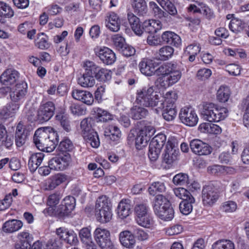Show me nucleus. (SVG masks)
Wrapping results in <instances>:
<instances>
[{
    "label": "nucleus",
    "instance_id": "f257e3e1",
    "mask_svg": "<svg viewBox=\"0 0 249 249\" xmlns=\"http://www.w3.org/2000/svg\"><path fill=\"white\" fill-rule=\"evenodd\" d=\"M140 71L146 76H152L154 74L162 75L159 78L161 87H169L176 83L181 77V72L176 63H165L155 69V65L153 60L143 58L139 63Z\"/></svg>",
    "mask_w": 249,
    "mask_h": 249
},
{
    "label": "nucleus",
    "instance_id": "f03ea898",
    "mask_svg": "<svg viewBox=\"0 0 249 249\" xmlns=\"http://www.w3.org/2000/svg\"><path fill=\"white\" fill-rule=\"evenodd\" d=\"M203 107L202 117L210 122H218L228 116V110L226 107H218L213 103H206Z\"/></svg>",
    "mask_w": 249,
    "mask_h": 249
},
{
    "label": "nucleus",
    "instance_id": "7ed1b4c3",
    "mask_svg": "<svg viewBox=\"0 0 249 249\" xmlns=\"http://www.w3.org/2000/svg\"><path fill=\"white\" fill-rule=\"evenodd\" d=\"M136 102L141 106L153 107L159 105V96L153 87H145L138 91Z\"/></svg>",
    "mask_w": 249,
    "mask_h": 249
},
{
    "label": "nucleus",
    "instance_id": "20e7f679",
    "mask_svg": "<svg viewBox=\"0 0 249 249\" xmlns=\"http://www.w3.org/2000/svg\"><path fill=\"white\" fill-rule=\"evenodd\" d=\"M94 240L101 249H118L111 241L110 231L101 227L97 228L93 232Z\"/></svg>",
    "mask_w": 249,
    "mask_h": 249
},
{
    "label": "nucleus",
    "instance_id": "39448f33",
    "mask_svg": "<svg viewBox=\"0 0 249 249\" xmlns=\"http://www.w3.org/2000/svg\"><path fill=\"white\" fill-rule=\"evenodd\" d=\"M166 142V136L163 133L156 135L151 141L149 146L148 157L151 161H155Z\"/></svg>",
    "mask_w": 249,
    "mask_h": 249
},
{
    "label": "nucleus",
    "instance_id": "423d86ee",
    "mask_svg": "<svg viewBox=\"0 0 249 249\" xmlns=\"http://www.w3.org/2000/svg\"><path fill=\"white\" fill-rule=\"evenodd\" d=\"M75 203H52L43 212L46 215L65 216L69 215L75 208Z\"/></svg>",
    "mask_w": 249,
    "mask_h": 249
},
{
    "label": "nucleus",
    "instance_id": "0eeeda50",
    "mask_svg": "<svg viewBox=\"0 0 249 249\" xmlns=\"http://www.w3.org/2000/svg\"><path fill=\"white\" fill-rule=\"evenodd\" d=\"M95 215L97 221L101 223H107L112 218L111 206L109 203H95Z\"/></svg>",
    "mask_w": 249,
    "mask_h": 249
},
{
    "label": "nucleus",
    "instance_id": "6e6552de",
    "mask_svg": "<svg viewBox=\"0 0 249 249\" xmlns=\"http://www.w3.org/2000/svg\"><path fill=\"white\" fill-rule=\"evenodd\" d=\"M155 215L160 219L168 221L174 216V210L171 203H154L153 206Z\"/></svg>",
    "mask_w": 249,
    "mask_h": 249
},
{
    "label": "nucleus",
    "instance_id": "1a4fd4ad",
    "mask_svg": "<svg viewBox=\"0 0 249 249\" xmlns=\"http://www.w3.org/2000/svg\"><path fill=\"white\" fill-rule=\"evenodd\" d=\"M55 106L52 101L42 102L37 109L39 123L42 124L50 120L54 115Z\"/></svg>",
    "mask_w": 249,
    "mask_h": 249
},
{
    "label": "nucleus",
    "instance_id": "9d476101",
    "mask_svg": "<svg viewBox=\"0 0 249 249\" xmlns=\"http://www.w3.org/2000/svg\"><path fill=\"white\" fill-rule=\"evenodd\" d=\"M179 118L183 124L189 126H195L198 120L196 111L191 107L182 108L179 113Z\"/></svg>",
    "mask_w": 249,
    "mask_h": 249
},
{
    "label": "nucleus",
    "instance_id": "9b49d317",
    "mask_svg": "<svg viewBox=\"0 0 249 249\" xmlns=\"http://www.w3.org/2000/svg\"><path fill=\"white\" fill-rule=\"evenodd\" d=\"M84 68L85 72L78 78V83L84 88L92 87L95 84V79L90 61H87L85 63Z\"/></svg>",
    "mask_w": 249,
    "mask_h": 249
},
{
    "label": "nucleus",
    "instance_id": "f8f14e48",
    "mask_svg": "<svg viewBox=\"0 0 249 249\" xmlns=\"http://www.w3.org/2000/svg\"><path fill=\"white\" fill-rule=\"evenodd\" d=\"M28 86L24 81L17 83L10 92L11 100L20 103L25 99L27 93Z\"/></svg>",
    "mask_w": 249,
    "mask_h": 249
},
{
    "label": "nucleus",
    "instance_id": "ddd939ff",
    "mask_svg": "<svg viewBox=\"0 0 249 249\" xmlns=\"http://www.w3.org/2000/svg\"><path fill=\"white\" fill-rule=\"evenodd\" d=\"M178 152V149L176 146L175 141L168 139L166 145L165 153L163 154V161L168 164L172 163L177 159Z\"/></svg>",
    "mask_w": 249,
    "mask_h": 249
},
{
    "label": "nucleus",
    "instance_id": "4468645a",
    "mask_svg": "<svg viewBox=\"0 0 249 249\" xmlns=\"http://www.w3.org/2000/svg\"><path fill=\"white\" fill-rule=\"evenodd\" d=\"M53 130L51 127H41L35 132L33 142L36 147L40 151L43 149V145L46 139L49 138V131Z\"/></svg>",
    "mask_w": 249,
    "mask_h": 249
},
{
    "label": "nucleus",
    "instance_id": "2eb2a0df",
    "mask_svg": "<svg viewBox=\"0 0 249 249\" xmlns=\"http://www.w3.org/2000/svg\"><path fill=\"white\" fill-rule=\"evenodd\" d=\"M190 147L193 153L198 155H208L212 151V148L209 144L198 139L192 140Z\"/></svg>",
    "mask_w": 249,
    "mask_h": 249
},
{
    "label": "nucleus",
    "instance_id": "dca6fc26",
    "mask_svg": "<svg viewBox=\"0 0 249 249\" xmlns=\"http://www.w3.org/2000/svg\"><path fill=\"white\" fill-rule=\"evenodd\" d=\"M30 131L26 128L22 122H19L17 125L15 132V143L18 147H21L26 142Z\"/></svg>",
    "mask_w": 249,
    "mask_h": 249
},
{
    "label": "nucleus",
    "instance_id": "f3484780",
    "mask_svg": "<svg viewBox=\"0 0 249 249\" xmlns=\"http://www.w3.org/2000/svg\"><path fill=\"white\" fill-rule=\"evenodd\" d=\"M90 64L95 79L102 82H106L111 79L112 72L110 70L100 68L92 61H90Z\"/></svg>",
    "mask_w": 249,
    "mask_h": 249
},
{
    "label": "nucleus",
    "instance_id": "a211bd4d",
    "mask_svg": "<svg viewBox=\"0 0 249 249\" xmlns=\"http://www.w3.org/2000/svg\"><path fill=\"white\" fill-rule=\"evenodd\" d=\"M96 55L101 61L105 65H110L116 60V56L114 52L108 47L101 48L96 53Z\"/></svg>",
    "mask_w": 249,
    "mask_h": 249
},
{
    "label": "nucleus",
    "instance_id": "6ab92c4d",
    "mask_svg": "<svg viewBox=\"0 0 249 249\" xmlns=\"http://www.w3.org/2000/svg\"><path fill=\"white\" fill-rule=\"evenodd\" d=\"M177 94L174 91H169L165 94L164 101H160V108L162 111H169L171 109H176L175 102L177 99Z\"/></svg>",
    "mask_w": 249,
    "mask_h": 249
},
{
    "label": "nucleus",
    "instance_id": "aec40b11",
    "mask_svg": "<svg viewBox=\"0 0 249 249\" xmlns=\"http://www.w3.org/2000/svg\"><path fill=\"white\" fill-rule=\"evenodd\" d=\"M19 77V73L17 71L8 69L0 75V81L2 84L10 86L16 83Z\"/></svg>",
    "mask_w": 249,
    "mask_h": 249
},
{
    "label": "nucleus",
    "instance_id": "412c9836",
    "mask_svg": "<svg viewBox=\"0 0 249 249\" xmlns=\"http://www.w3.org/2000/svg\"><path fill=\"white\" fill-rule=\"evenodd\" d=\"M58 142L59 136L58 134L53 128V130L49 131V138L46 139L43 147V149L41 151L47 153L53 151L58 144Z\"/></svg>",
    "mask_w": 249,
    "mask_h": 249
},
{
    "label": "nucleus",
    "instance_id": "4be33fe9",
    "mask_svg": "<svg viewBox=\"0 0 249 249\" xmlns=\"http://www.w3.org/2000/svg\"><path fill=\"white\" fill-rule=\"evenodd\" d=\"M71 95L74 99L89 106L91 105L94 102L92 94L88 91L74 89L72 91Z\"/></svg>",
    "mask_w": 249,
    "mask_h": 249
},
{
    "label": "nucleus",
    "instance_id": "5701e85b",
    "mask_svg": "<svg viewBox=\"0 0 249 249\" xmlns=\"http://www.w3.org/2000/svg\"><path fill=\"white\" fill-rule=\"evenodd\" d=\"M105 24L110 31L114 32H118L120 28V19L116 13L110 12L106 17Z\"/></svg>",
    "mask_w": 249,
    "mask_h": 249
},
{
    "label": "nucleus",
    "instance_id": "b1692460",
    "mask_svg": "<svg viewBox=\"0 0 249 249\" xmlns=\"http://www.w3.org/2000/svg\"><path fill=\"white\" fill-rule=\"evenodd\" d=\"M219 197V193L216 189L213 188L212 186L208 185L203 187L202 191L203 201L214 202L216 201Z\"/></svg>",
    "mask_w": 249,
    "mask_h": 249
},
{
    "label": "nucleus",
    "instance_id": "393cba45",
    "mask_svg": "<svg viewBox=\"0 0 249 249\" xmlns=\"http://www.w3.org/2000/svg\"><path fill=\"white\" fill-rule=\"evenodd\" d=\"M20 104L17 102H11L5 106L0 112L1 116L4 119L15 116L19 108Z\"/></svg>",
    "mask_w": 249,
    "mask_h": 249
},
{
    "label": "nucleus",
    "instance_id": "a878e982",
    "mask_svg": "<svg viewBox=\"0 0 249 249\" xmlns=\"http://www.w3.org/2000/svg\"><path fill=\"white\" fill-rule=\"evenodd\" d=\"M161 40L164 43L176 47H178L181 44L180 36L171 31L163 32L161 35Z\"/></svg>",
    "mask_w": 249,
    "mask_h": 249
},
{
    "label": "nucleus",
    "instance_id": "bb28decb",
    "mask_svg": "<svg viewBox=\"0 0 249 249\" xmlns=\"http://www.w3.org/2000/svg\"><path fill=\"white\" fill-rule=\"evenodd\" d=\"M104 135L107 140L116 143L119 142L121 138V132L117 126L109 125L105 128Z\"/></svg>",
    "mask_w": 249,
    "mask_h": 249
},
{
    "label": "nucleus",
    "instance_id": "cd10ccee",
    "mask_svg": "<svg viewBox=\"0 0 249 249\" xmlns=\"http://www.w3.org/2000/svg\"><path fill=\"white\" fill-rule=\"evenodd\" d=\"M44 154L43 153H36L31 155L28 162V167L30 171L34 173L39 167L42 162Z\"/></svg>",
    "mask_w": 249,
    "mask_h": 249
},
{
    "label": "nucleus",
    "instance_id": "c85d7f7f",
    "mask_svg": "<svg viewBox=\"0 0 249 249\" xmlns=\"http://www.w3.org/2000/svg\"><path fill=\"white\" fill-rule=\"evenodd\" d=\"M119 240L123 246L128 248H132L135 244V239L134 235L128 231H124L120 232Z\"/></svg>",
    "mask_w": 249,
    "mask_h": 249
},
{
    "label": "nucleus",
    "instance_id": "c756f323",
    "mask_svg": "<svg viewBox=\"0 0 249 249\" xmlns=\"http://www.w3.org/2000/svg\"><path fill=\"white\" fill-rule=\"evenodd\" d=\"M23 226L20 220L12 219L6 221L2 226V231L6 233H13L20 230Z\"/></svg>",
    "mask_w": 249,
    "mask_h": 249
},
{
    "label": "nucleus",
    "instance_id": "7c9ffc66",
    "mask_svg": "<svg viewBox=\"0 0 249 249\" xmlns=\"http://www.w3.org/2000/svg\"><path fill=\"white\" fill-rule=\"evenodd\" d=\"M66 176L62 174H57L51 176L48 179L46 189L52 190L55 189L66 180Z\"/></svg>",
    "mask_w": 249,
    "mask_h": 249
},
{
    "label": "nucleus",
    "instance_id": "2f4dec72",
    "mask_svg": "<svg viewBox=\"0 0 249 249\" xmlns=\"http://www.w3.org/2000/svg\"><path fill=\"white\" fill-rule=\"evenodd\" d=\"M127 18L129 24L135 34L139 36L142 35V30L141 28L142 25L140 19L132 13L127 14Z\"/></svg>",
    "mask_w": 249,
    "mask_h": 249
},
{
    "label": "nucleus",
    "instance_id": "473e14b6",
    "mask_svg": "<svg viewBox=\"0 0 249 249\" xmlns=\"http://www.w3.org/2000/svg\"><path fill=\"white\" fill-rule=\"evenodd\" d=\"M13 144V137L8 136L5 127L0 124V146L2 145L9 148Z\"/></svg>",
    "mask_w": 249,
    "mask_h": 249
},
{
    "label": "nucleus",
    "instance_id": "72a5a7b5",
    "mask_svg": "<svg viewBox=\"0 0 249 249\" xmlns=\"http://www.w3.org/2000/svg\"><path fill=\"white\" fill-rule=\"evenodd\" d=\"M135 220L139 226L145 228L152 227L155 223L153 217L149 213L139 217H135Z\"/></svg>",
    "mask_w": 249,
    "mask_h": 249
},
{
    "label": "nucleus",
    "instance_id": "f704fd0d",
    "mask_svg": "<svg viewBox=\"0 0 249 249\" xmlns=\"http://www.w3.org/2000/svg\"><path fill=\"white\" fill-rule=\"evenodd\" d=\"M175 195L182 199L181 202H195V198L187 190L184 188H178L174 189Z\"/></svg>",
    "mask_w": 249,
    "mask_h": 249
},
{
    "label": "nucleus",
    "instance_id": "c9c22d12",
    "mask_svg": "<svg viewBox=\"0 0 249 249\" xmlns=\"http://www.w3.org/2000/svg\"><path fill=\"white\" fill-rule=\"evenodd\" d=\"M55 118L59 122L61 127L65 131L70 132L71 131V127L69 117L64 112L61 111L57 113L55 116Z\"/></svg>",
    "mask_w": 249,
    "mask_h": 249
},
{
    "label": "nucleus",
    "instance_id": "e433bc0d",
    "mask_svg": "<svg viewBox=\"0 0 249 249\" xmlns=\"http://www.w3.org/2000/svg\"><path fill=\"white\" fill-rule=\"evenodd\" d=\"M132 206L131 203H118L116 212L121 219H124L132 213Z\"/></svg>",
    "mask_w": 249,
    "mask_h": 249
},
{
    "label": "nucleus",
    "instance_id": "4c0bfd02",
    "mask_svg": "<svg viewBox=\"0 0 249 249\" xmlns=\"http://www.w3.org/2000/svg\"><path fill=\"white\" fill-rule=\"evenodd\" d=\"M132 6L134 12L139 16H143L147 12V7L145 0H133Z\"/></svg>",
    "mask_w": 249,
    "mask_h": 249
},
{
    "label": "nucleus",
    "instance_id": "58836bf2",
    "mask_svg": "<svg viewBox=\"0 0 249 249\" xmlns=\"http://www.w3.org/2000/svg\"><path fill=\"white\" fill-rule=\"evenodd\" d=\"M93 114L95 115L96 118L100 121L106 122L112 119V115L106 110L99 107L93 108Z\"/></svg>",
    "mask_w": 249,
    "mask_h": 249
},
{
    "label": "nucleus",
    "instance_id": "ea45409f",
    "mask_svg": "<svg viewBox=\"0 0 249 249\" xmlns=\"http://www.w3.org/2000/svg\"><path fill=\"white\" fill-rule=\"evenodd\" d=\"M94 120L90 117L84 119L80 123V127L83 137L88 133L94 131L92 126Z\"/></svg>",
    "mask_w": 249,
    "mask_h": 249
},
{
    "label": "nucleus",
    "instance_id": "a19ab883",
    "mask_svg": "<svg viewBox=\"0 0 249 249\" xmlns=\"http://www.w3.org/2000/svg\"><path fill=\"white\" fill-rule=\"evenodd\" d=\"M230 29L236 34L241 32L246 27V24L241 19L233 18L229 23Z\"/></svg>",
    "mask_w": 249,
    "mask_h": 249
},
{
    "label": "nucleus",
    "instance_id": "79ce46f5",
    "mask_svg": "<svg viewBox=\"0 0 249 249\" xmlns=\"http://www.w3.org/2000/svg\"><path fill=\"white\" fill-rule=\"evenodd\" d=\"M212 249H235V245L230 240H219L213 243Z\"/></svg>",
    "mask_w": 249,
    "mask_h": 249
},
{
    "label": "nucleus",
    "instance_id": "37998d69",
    "mask_svg": "<svg viewBox=\"0 0 249 249\" xmlns=\"http://www.w3.org/2000/svg\"><path fill=\"white\" fill-rule=\"evenodd\" d=\"M14 12L6 3L0 1V21L3 18H10L14 16Z\"/></svg>",
    "mask_w": 249,
    "mask_h": 249
},
{
    "label": "nucleus",
    "instance_id": "c03bdc74",
    "mask_svg": "<svg viewBox=\"0 0 249 249\" xmlns=\"http://www.w3.org/2000/svg\"><path fill=\"white\" fill-rule=\"evenodd\" d=\"M148 114V110L142 107H135L131 109V116L134 120H140L144 118Z\"/></svg>",
    "mask_w": 249,
    "mask_h": 249
},
{
    "label": "nucleus",
    "instance_id": "a18cd8bd",
    "mask_svg": "<svg viewBox=\"0 0 249 249\" xmlns=\"http://www.w3.org/2000/svg\"><path fill=\"white\" fill-rule=\"evenodd\" d=\"M150 9L152 11L155 17L158 18L162 19L168 17V13L163 11L158 5L154 1L149 2Z\"/></svg>",
    "mask_w": 249,
    "mask_h": 249
},
{
    "label": "nucleus",
    "instance_id": "49530a36",
    "mask_svg": "<svg viewBox=\"0 0 249 249\" xmlns=\"http://www.w3.org/2000/svg\"><path fill=\"white\" fill-rule=\"evenodd\" d=\"M83 137L92 147L97 148L99 146V138L97 133L94 130L85 135Z\"/></svg>",
    "mask_w": 249,
    "mask_h": 249
},
{
    "label": "nucleus",
    "instance_id": "de8ad7c7",
    "mask_svg": "<svg viewBox=\"0 0 249 249\" xmlns=\"http://www.w3.org/2000/svg\"><path fill=\"white\" fill-rule=\"evenodd\" d=\"M230 92L228 87L221 86L217 91L216 98L221 103H225L229 100Z\"/></svg>",
    "mask_w": 249,
    "mask_h": 249
},
{
    "label": "nucleus",
    "instance_id": "09e8293b",
    "mask_svg": "<svg viewBox=\"0 0 249 249\" xmlns=\"http://www.w3.org/2000/svg\"><path fill=\"white\" fill-rule=\"evenodd\" d=\"M74 148L72 142L68 138H64L58 146L57 149L63 153H69Z\"/></svg>",
    "mask_w": 249,
    "mask_h": 249
},
{
    "label": "nucleus",
    "instance_id": "8fccbe9b",
    "mask_svg": "<svg viewBox=\"0 0 249 249\" xmlns=\"http://www.w3.org/2000/svg\"><path fill=\"white\" fill-rule=\"evenodd\" d=\"M139 124L142 126L140 128L139 133L140 135H142L150 139V136L155 132L154 128L151 125L145 124L144 121L140 122Z\"/></svg>",
    "mask_w": 249,
    "mask_h": 249
},
{
    "label": "nucleus",
    "instance_id": "3c124183",
    "mask_svg": "<svg viewBox=\"0 0 249 249\" xmlns=\"http://www.w3.org/2000/svg\"><path fill=\"white\" fill-rule=\"evenodd\" d=\"M173 182L176 185L186 186L189 183L188 175L186 173H183L178 174L174 177Z\"/></svg>",
    "mask_w": 249,
    "mask_h": 249
},
{
    "label": "nucleus",
    "instance_id": "603ef678",
    "mask_svg": "<svg viewBox=\"0 0 249 249\" xmlns=\"http://www.w3.org/2000/svg\"><path fill=\"white\" fill-rule=\"evenodd\" d=\"M111 40L113 47L118 51H119L123 47L126 45L124 38L119 34L114 35L111 38Z\"/></svg>",
    "mask_w": 249,
    "mask_h": 249
},
{
    "label": "nucleus",
    "instance_id": "864d4df0",
    "mask_svg": "<svg viewBox=\"0 0 249 249\" xmlns=\"http://www.w3.org/2000/svg\"><path fill=\"white\" fill-rule=\"evenodd\" d=\"M174 49L169 46H165L161 48L159 50L160 55L159 59L163 61L166 60L171 57L174 53Z\"/></svg>",
    "mask_w": 249,
    "mask_h": 249
},
{
    "label": "nucleus",
    "instance_id": "5fc2aeb1",
    "mask_svg": "<svg viewBox=\"0 0 249 249\" xmlns=\"http://www.w3.org/2000/svg\"><path fill=\"white\" fill-rule=\"evenodd\" d=\"M156 20H145L143 22L141 27L142 31V34L144 32L149 34L156 33V29H154V25H156Z\"/></svg>",
    "mask_w": 249,
    "mask_h": 249
},
{
    "label": "nucleus",
    "instance_id": "6e6d98bb",
    "mask_svg": "<svg viewBox=\"0 0 249 249\" xmlns=\"http://www.w3.org/2000/svg\"><path fill=\"white\" fill-rule=\"evenodd\" d=\"M165 190L164 183L161 182H155L148 188V192L150 195L155 196L157 192L162 193Z\"/></svg>",
    "mask_w": 249,
    "mask_h": 249
},
{
    "label": "nucleus",
    "instance_id": "4d7b16f0",
    "mask_svg": "<svg viewBox=\"0 0 249 249\" xmlns=\"http://www.w3.org/2000/svg\"><path fill=\"white\" fill-rule=\"evenodd\" d=\"M49 165H51L52 168L54 170H64L67 166L57 157H55L51 159L48 161Z\"/></svg>",
    "mask_w": 249,
    "mask_h": 249
},
{
    "label": "nucleus",
    "instance_id": "13d9d810",
    "mask_svg": "<svg viewBox=\"0 0 249 249\" xmlns=\"http://www.w3.org/2000/svg\"><path fill=\"white\" fill-rule=\"evenodd\" d=\"M80 239L84 244L91 242L92 240L91 234V229L89 228H83L79 232Z\"/></svg>",
    "mask_w": 249,
    "mask_h": 249
},
{
    "label": "nucleus",
    "instance_id": "bf43d9fd",
    "mask_svg": "<svg viewBox=\"0 0 249 249\" xmlns=\"http://www.w3.org/2000/svg\"><path fill=\"white\" fill-rule=\"evenodd\" d=\"M229 167L223 165H213L208 167V172L212 175L219 176L227 171Z\"/></svg>",
    "mask_w": 249,
    "mask_h": 249
},
{
    "label": "nucleus",
    "instance_id": "052dcab7",
    "mask_svg": "<svg viewBox=\"0 0 249 249\" xmlns=\"http://www.w3.org/2000/svg\"><path fill=\"white\" fill-rule=\"evenodd\" d=\"M147 137H145L138 133L136 138H135V146L137 149L141 150L144 147H145L147 144V142L149 141Z\"/></svg>",
    "mask_w": 249,
    "mask_h": 249
},
{
    "label": "nucleus",
    "instance_id": "680f3d73",
    "mask_svg": "<svg viewBox=\"0 0 249 249\" xmlns=\"http://www.w3.org/2000/svg\"><path fill=\"white\" fill-rule=\"evenodd\" d=\"M149 208L145 203H137L134 207L136 217L149 213Z\"/></svg>",
    "mask_w": 249,
    "mask_h": 249
},
{
    "label": "nucleus",
    "instance_id": "e2e57ef3",
    "mask_svg": "<svg viewBox=\"0 0 249 249\" xmlns=\"http://www.w3.org/2000/svg\"><path fill=\"white\" fill-rule=\"evenodd\" d=\"M18 243L31 244L33 241V236L28 231H24L19 232L17 235Z\"/></svg>",
    "mask_w": 249,
    "mask_h": 249
},
{
    "label": "nucleus",
    "instance_id": "0e129e2a",
    "mask_svg": "<svg viewBox=\"0 0 249 249\" xmlns=\"http://www.w3.org/2000/svg\"><path fill=\"white\" fill-rule=\"evenodd\" d=\"M26 117L28 121L32 123L37 122L39 123L38 111L37 112L34 108H29L26 113Z\"/></svg>",
    "mask_w": 249,
    "mask_h": 249
},
{
    "label": "nucleus",
    "instance_id": "69168bd1",
    "mask_svg": "<svg viewBox=\"0 0 249 249\" xmlns=\"http://www.w3.org/2000/svg\"><path fill=\"white\" fill-rule=\"evenodd\" d=\"M123 56L126 57H129L133 56L136 53L135 49L131 45L126 44V45L123 47L119 51Z\"/></svg>",
    "mask_w": 249,
    "mask_h": 249
},
{
    "label": "nucleus",
    "instance_id": "338daca9",
    "mask_svg": "<svg viewBox=\"0 0 249 249\" xmlns=\"http://www.w3.org/2000/svg\"><path fill=\"white\" fill-rule=\"evenodd\" d=\"M70 109L71 112L77 116L83 115L86 114V108L80 105L72 104L70 107Z\"/></svg>",
    "mask_w": 249,
    "mask_h": 249
},
{
    "label": "nucleus",
    "instance_id": "774afa93",
    "mask_svg": "<svg viewBox=\"0 0 249 249\" xmlns=\"http://www.w3.org/2000/svg\"><path fill=\"white\" fill-rule=\"evenodd\" d=\"M168 13L172 16H175L178 15V11L175 5L169 0L166 2L165 5L161 6Z\"/></svg>",
    "mask_w": 249,
    "mask_h": 249
}]
</instances>
